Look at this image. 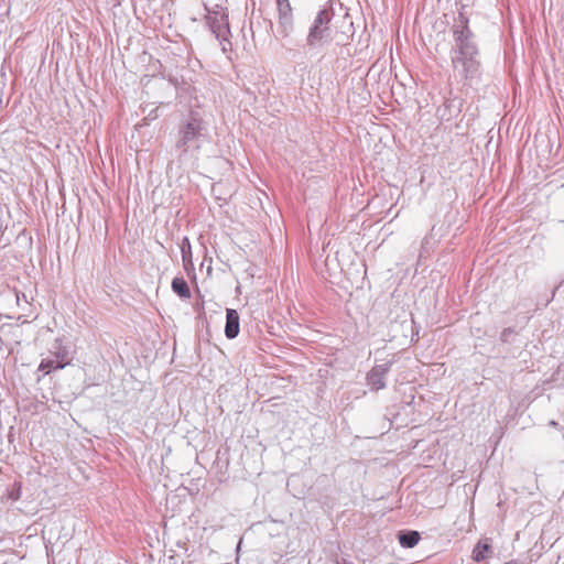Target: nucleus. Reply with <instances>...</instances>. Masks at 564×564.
Segmentation results:
<instances>
[{
    "label": "nucleus",
    "mask_w": 564,
    "mask_h": 564,
    "mask_svg": "<svg viewBox=\"0 0 564 564\" xmlns=\"http://www.w3.org/2000/svg\"><path fill=\"white\" fill-rule=\"evenodd\" d=\"M278 11V33L288 37L294 30L293 9L290 0H275Z\"/></svg>",
    "instance_id": "obj_5"
},
{
    "label": "nucleus",
    "mask_w": 564,
    "mask_h": 564,
    "mask_svg": "<svg viewBox=\"0 0 564 564\" xmlns=\"http://www.w3.org/2000/svg\"><path fill=\"white\" fill-rule=\"evenodd\" d=\"M240 330L239 314L234 308L226 311V325L225 335L228 339H234L238 336Z\"/></svg>",
    "instance_id": "obj_8"
},
{
    "label": "nucleus",
    "mask_w": 564,
    "mask_h": 564,
    "mask_svg": "<svg viewBox=\"0 0 564 564\" xmlns=\"http://www.w3.org/2000/svg\"><path fill=\"white\" fill-rule=\"evenodd\" d=\"M171 288H172L173 292L175 294H177L183 300H187L192 295L187 282L182 276H175L172 280Z\"/></svg>",
    "instance_id": "obj_11"
},
{
    "label": "nucleus",
    "mask_w": 564,
    "mask_h": 564,
    "mask_svg": "<svg viewBox=\"0 0 564 564\" xmlns=\"http://www.w3.org/2000/svg\"><path fill=\"white\" fill-rule=\"evenodd\" d=\"M505 564H523V563H521L518 560H510V561L506 562Z\"/></svg>",
    "instance_id": "obj_18"
},
{
    "label": "nucleus",
    "mask_w": 564,
    "mask_h": 564,
    "mask_svg": "<svg viewBox=\"0 0 564 564\" xmlns=\"http://www.w3.org/2000/svg\"><path fill=\"white\" fill-rule=\"evenodd\" d=\"M339 564H352V563H351V562H349V561H347V560H345V558H343V562H341V563H339Z\"/></svg>",
    "instance_id": "obj_19"
},
{
    "label": "nucleus",
    "mask_w": 564,
    "mask_h": 564,
    "mask_svg": "<svg viewBox=\"0 0 564 564\" xmlns=\"http://www.w3.org/2000/svg\"><path fill=\"white\" fill-rule=\"evenodd\" d=\"M180 248L182 253L183 268L188 276L195 279V268L192 259V246L187 237L182 239Z\"/></svg>",
    "instance_id": "obj_7"
},
{
    "label": "nucleus",
    "mask_w": 564,
    "mask_h": 564,
    "mask_svg": "<svg viewBox=\"0 0 564 564\" xmlns=\"http://www.w3.org/2000/svg\"><path fill=\"white\" fill-rule=\"evenodd\" d=\"M205 19L209 26V30L216 36V39L220 42H227L228 44H230L228 40L230 35L228 15L224 12L214 10L208 11Z\"/></svg>",
    "instance_id": "obj_4"
},
{
    "label": "nucleus",
    "mask_w": 564,
    "mask_h": 564,
    "mask_svg": "<svg viewBox=\"0 0 564 564\" xmlns=\"http://www.w3.org/2000/svg\"><path fill=\"white\" fill-rule=\"evenodd\" d=\"M464 10L465 6H462L451 26L454 42L451 48V61L454 70L467 80L480 75L481 63L476 35L469 26V19Z\"/></svg>",
    "instance_id": "obj_1"
},
{
    "label": "nucleus",
    "mask_w": 564,
    "mask_h": 564,
    "mask_svg": "<svg viewBox=\"0 0 564 564\" xmlns=\"http://www.w3.org/2000/svg\"><path fill=\"white\" fill-rule=\"evenodd\" d=\"M494 553L491 540L481 539L474 547L471 558L476 562H482L486 558L491 557Z\"/></svg>",
    "instance_id": "obj_9"
},
{
    "label": "nucleus",
    "mask_w": 564,
    "mask_h": 564,
    "mask_svg": "<svg viewBox=\"0 0 564 564\" xmlns=\"http://www.w3.org/2000/svg\"><path fill=\"white\" fill-rule=\"evenodd\" d=\"M53 354L56 359L69 361V351L66 346L63 345V340L61 338H56L53 346Z\"/></svg>",
    "instance_id": "obj_12"
},
{
    "label": "nucleus",
    "mask_w": 564,
    "mask_h": 564,
    "mask_svg": "<svg viewBox=\"0 0 564 564\" xmlns=\"http://www.w3.org/2000/svg\"><path fill=\"white\" fill-rule=\"evenodd\" d=\"M210 142L208 122L198 110H191L177 126L174 150L181 164L195 163Z\"/></svg>",
    "instance_id": "obj_2"
},
{
    "label": "nucleus",
    "mask_w": 564,
    "mask_h": 564,
    "mask_svg": "<svg viewBox=\"0 0 564 564\" xmlns=\"http://www.w3.org/2000/svg\"><path fill=\"white\" fill-rule=\"evenodd\" d=\"M68 364H69V361H64V360L56 359V360H55V364H54V370L63 369V368H65Z\"/></svg>",
    "instance_id": "obj_16"
},
{
    "label": "nucleus",
    "mask_w": 564,
    "mask_h": 564,
    "mask_svg": "<svg viewBox=\"0 0 564 564\" xmlns=\"http://www.w3.org/2000/svg\"><path fill=\"white\" fill-rule=\"evenodd\" d=\"M334 15L333 8H323L316 13L306 36L310 48L321 47L332 41L330 23Z\"/></svg>",
    "instance_id": "obj_3"
},
{
    "label": "nucleus",
    "mask_w": 564,
    "mask_h": 564,
    "mask_svg": "<svg viewBox=\"0 0 564 564\" xmlns=\"http://www.w3.org/2000/svg\"><path fill=\"white\" fill-rule=\"evenodd\" d=\"M549 425L552 426V427H557L558 426V422H556L555 420H551L549 422Z\"/></svg>",
    "instance_id": "obj_17"
},
{
    "label": "nucleus",
    "mask_w": 564,
    "mask_h": 564,
    "mask_svg": "<svg viewBox=\"0 0 564 564\" xmlns=\"http://www.w3.org/2000/svg\"><path fill=\"white\" fill-rule=\"evenodd\" d=\"M421 539L417 531L414 530H402L398 533V540L401 546L411 549L414 547Z\"/></svg>",
    "instance_id": "obj_10"
},
{
    "label": "nucleus",
    "mask_w": 564,
    "mask_h": 564,
    "mask_svg": "<svg viewBox=\"0 0 564 564\" xmlns=\"http://www.w3.org/2000/svg\"><path fill=\"white\" fill-rule=\"evenodd\" d=\"M391 362L375 366L367 375V382L371 389L378 391L386 387V376L390 371Z\"/></svg>",
    "instance_id": "obj_6"
},
{
    "label": "nucleus",
    "mask_w": 564,
    "mask_h": 564,
    "mask_svg": "<svg viewBox=\"0 0 564 564\" xmlns=\"http://www.w3.org/2000/svg\"><path fill=\"white\" fill-rule=\"evenodd\" d=\"M517 336V332L513 327H507L505 328L500 334V340L502 343H512Z\"/></svg>",
    "instance_id": "obj_13"
},
{
    "label": "nucleus",
    "mask_w": 564,
    "mask_h": 564,
    "mask_svg": "<svg viewBox=\"0 0 564 564\" xmlns=\"http://www.w3.org/2000/svg\"><path fill=\"white\" fill-rule=\"evenodd\" d=\"M54 359H43L39 366V371H43L47 375L54 369Z\"/></svg>",
    "instance_id": "obj_14"
},
{
    "label": "nucleus",
    "mask_w": 564,
    "mask_h": 564,
    "mask_svg": "<svg viewBox=\"0 0 564 564\" xmlns=\"http://www.w3.org/2000/svg\"><path fill=\"white\" fill-rule=\"evenodd\" d=\"M9 497L12 499V500H18L20 497H21V486L20 484H14L13 485V488L9 495Z\"/></svg>",
    "instance_id": "obj_15"
}]
</instances>
